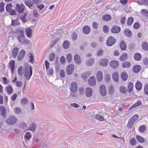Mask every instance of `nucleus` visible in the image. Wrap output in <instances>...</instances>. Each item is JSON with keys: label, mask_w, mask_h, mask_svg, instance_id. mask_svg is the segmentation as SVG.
Segmentation results:
<instances>
[{"label": "nucleus", "mask_w": 148, "mask_h": 148, "mask_svg": "<svg viewBox=\"0 0 148 148\" xmlns=\"http://www.w3.org/2000/svg\"><path fill=\"white\" fill-rule=\"evenodd\" d=\"M17 120L16 116H11L7 118L5 122L8 125H13L16 123Z\"/></svg>", "instance_id": "1"}, {"label": "nucleus", "mask_w": 148, "mask_h": 148, "mask_svg": "<svg viewBox=\"0 0 148 148\" xmlns=\"http://www.w3.org/2000/svg\"><path fill=\"white\" fill-rule=\"evenodd\" d=\"M116 42V40L112 36H109L107 40L106 44L108 46H112L114 45Z\"/></svg>", "instance_id": "2"}, {"label": "nucleus", "mask_w": 148, "mask_h": 148, "mask_svg": "<svg viewBox=\"0 0 148 148\" xmlns=\"http://www.w3.org/2000/svg\"><path fill=\"white\" fill-rule=\"evenodd\" d=\"M25 8V6L23 4L19 5L17 3L16 5V10L19 14H21L24 12Z\"/></svg>", "instance_id": "3"}, {"label": "nucleus", "mask_w": 148, "mask_h": 148, "mask_svg": "<svg viewBox=\"0 0 148 148\" xmlns=\"http://www.w3.org/2000/svg\"><path fill=\"white\" fill-rule=\"evenodd\" d=\"M17 38L20 43L22 42L23 39L25 38L24 31L22 30H20L17 32Z\"/></svg>", "instance_id": "4"}, {"label": "nucleus", "mask_w": 148, "mask_h": 148, "mask_svg": "<svg viewBox=\"0 0 148 148\" xmlns=\"http://www.w3.org/2000/svg\"><path fill=\"white\" fill-rule=\"evenodd\" d=\"M74 66L73 64H70L67 67L66 69V73L68 75H70L71 74L74 70Z\"/></svg>", "instance_id": "5"}, {"label": "nucleus", "mask_w": 148, "mask_h": 148, "mask_svg": "<svg viewBox=\"0 0 148 148\" xmlns=\"http://www.w3.org/2000/svg\"><path fill=\"white\" fill-rule=\"evenodd\" d=\"M25 53V51L24 50L22 49L20 51L17 55V58L18 60L19 61H20L23 59L24 58Z\"/></svg>", "instance_id": "6"}, {"label": "nucleus", "mask_w": 148, "mask_h": 148, "mask_svg": "<svg viewBox=\"0 0 148 148\" xmlns=\"http://www.w3.org/2000/svg\"><path fill=\"white\" fill-rule=\"evenodd\" d=\"M119 62L116 60H112L109 63L110 67L113 69L117 68L119 66Z\"/></svg>", "instance_id": "7"}, {"label": "nucleus", "mask_w": 148, "mask_h": 148, "mask_svg": "<svg viewBox=\"0 0 148 148\" xmlns=\"http://www.w3.org/2000/svg\"><path fill=\"white\" fill-rule=\"evenodd\" d=\"M99 90L101 95L102 96H104L106 94V88L105 86L101 84L99 87Z\"/></svg>", "instance_id": "8"}, {"label": "nucleus", "mask_w": 148, "mask_h": 148, "mask_svg": "<svg viewBox=\"0 0 148 148\" xmlns=\"http://www.w3.org/2000/svg\"><path fill=\"white\" fill-rule=\"evenodd\" d=\"M121 30L120 27L117 25H114L111 29L110 31L112 33L117 34L120 32Z\"/></svg>", "instance_id": "9"}, {"label": "nucleus", "mask_w": 148, "mask_h": 148, "mask_svg": "<svg viewBox=\"0 0 148 148\" xmlns=\"http://www.w3.org/2000/svg\"><path fill=\"white\" fill-rule=\"evenodd\" d=\"M29 72L24 73V76L27 80L30 79L32 74V69L31 66H29Z\"/></svg>", "instance_id": "10"}, {"label": "nucleus", "mask_w": 148, "mask_h": 148, "mask_svg": "<svg viewBox=\"0 0 148 148\" xmlns=\"http://www.w3.org/2000/svg\"><path fill=\"white\" fill-rule=\"evenodd\" d=\"M70 89L71 91L75 93L77 90V85L75 82H73L71 83Z\"/></svg>", "instance_id": "11"}, {"label": "nucleus", "mask_w": 148, "mask_h": 148, "mask_svg": "<svg viewBox=\"0 0 148 148\" xmlns=\"http://www.w3.org/2000/svg\"><path fill=\"white\" fill-rule=\"evenodd\" d=\"M88 84L92 86H94L96 85L95 78L94 76H92L89 78L88 80Z\"/></svg>", "instance_id": "12"}, {"label": "nucleus", "mask_w": 148, "mask_h": 148, "mask_svg": "<svg viewBox=\"0 0 148 148\" xmlns=\"http://www.w3.org/2000/svg\"><path fill=\"white\" fill-rule=\"evenodd\" d=\"M9 65L12 74H14V69L15 66V61L14 60H10L9 63Z\"/></svg>", "instance_id": "13"}, {"label": "nucleus", "mask_w": 148, "mask_h": 148, "mask_svg": "<svg viewBox=\"0 0 148 148\" xmlns=\"http://www.w3.org/2000/svg\"><path fill=\"white\" fill-rule=\"evenodd\" d=\"M109 61L107 59H101L99 62V64L102 66H106L108 64Z\"/></svg>", "instance_id": "14"}, {"label": "nucleus", "mask_w": 148, "mask_h": 148, "mask_svg": "<svg viewBox=\"0 0 148 148\" xmlns=\"http://www.w3.org/2000/svg\"><path fill=\"white\" fill-rule=\"evenodd\" d=\"M36 125L34 122L32 123L29 125L28 130L34 132L36 131Z\"/></svg>", "instance_id": "15"}, {"label": "nucleus", "mask_w": 148, "mask_h": 148, "mask_svg": "<svg viewBox=\"0 0 148 148\" xmlns=\"http://www.w3.org/2000/svg\"><path fill=\"white\" fill-rule=\"evenodd\" d=\"M0 112L1 116L4 118L6 117V109L4 106H0Z\"/></svg>", "instance_id": "16"}, {"label": "nucleus", "mask_w": 148, "mask_h": 148, "mask_svg": "<svg viewBox=\"0 0 148 148\" xmlns=\"http://www.w3.org/2000/svg\"><path fill=\"white\" fill-rule=\"evenodd\" d=\"M141 67L140 65H136L134 66L133 68V71L134 72L137 73L139 72L141 69Z\"/></svg>", "instance_id": "17"}, {"label": "nucleus", "mask_w": 148, "mask_h": 148, "mask_svg": "<svg viewBox=\"0 0 148 148\" xmlns=\"http://www.w3.org/2000/svg\"><path fill=\"white\" fill-rule=\"evenodd\" d=\"M74 60L75 63L77 64H80L82 62L80 56L77 54L74 56Z\"/></svg>", "instance_id": "18"}, {"label": "nucleus", "mask_w": 148, "mask_h": 148, "mask_svg": "<svg viewBox=\"0 0 148 148\" xmlns=\"http://www.w3.org/2000/svg\"><path fill=\"white\" fill-rule=\"evenodd\" d=\"M92 90L90 88H87L86 91V96L88 97H90L92 95Z\"/></svg>", "instance_id": "19"}, {"label": "nucleus", "mask_w": 148, "mask_h": 148, "mask_svg": "<svg viewBox=\"0 0 148 148\" xmlns=\"http://www.w3.org/2000/svg\"><path fill=\"white\" fill-rule=\"evenodd\" d=\"M83 31L84 34H88L90 32V28L88 26H85L83 28Z\"/></svg>", "instance_id": "20"}, {"label": "nucleus", "mask_w": 148, "mask_h": 148, "mask_svg": "<svg viewBox=\"0 0 148 148\" xmlns=\"http://www.w3.org/2000/svg\"><path fill=\"white\" fill-rule=\"evenodd\" d=\"M19 51V49L18 47L14 48L12 52V56L13 58H16Z\"/></svg>", "instance_id": "21"}, {"label": "nucleus", "mask_w": 148, "mask_h": 148, "mask_svg": "<svg viewBox=\"0 0 148 148\" xmlns=\"http://www.w3.org/2000/svg\"><path fill=\"white\" fill-rule=\"evenodd\" d=\"M124 34L128 37L130 38L132 36V32L128 29H125L124 32Z\"/></svg>", "instance_id": "22"}, {"label": "nucleus", "mask_w": 148, "mask_h": 148, "mask_svg": "<svg viewBox=\"0 0 148 148\" xmlns=\"http://www.w3.org/2000/svg\"><path fill=\"white\" fill-rule=\"evenodd\" d=\"M119 73L118 72H114L112 75L113 80L115 82L119 81Z\"/></svg>", "instance_id": "23"}, {"label": "nucleus", "mask_w": 148, "mask_h": 148, "mask_svg": "<svg viewBox=\"0 0 148 148\" xmlns=\"http://www.w3.org/2000/svg\"><path fill=\"white\" fill-rule=\"evenodd\" d=\"M97 77V80L99 81H101L103 77V73L102 71H99L98 72Z\"/></svg>", "instance_id": "24"}, {"label": "nucleus", "mask_w": 148, "mask_h": 148, "mask_svg": "<svg viewBox=\"0 0 148 148\" xmlns=\"http://www.w3.org/2000/svg\"><path fill=\"white\" fill-rule=\"evenodd\" d=\"M119 46L121 49L122 50H125L126 49V45L125 42L122 40L120 43Z\"/></svg>", "instance_id": "25"}, {"label": "nucleus", "mask_w": 148, "mask_h": 148, "mask_svg": "<svg viewBox=\"0 0 148 148\" xmlns=\"http://www.w3.org/2000/svg\"><path fill=\"white\" fill-rule=\"evenodd\" d=\"M122 66L124 68H129L131 66V63L127 61H125L122 63Z\"/></svg>", "instance_id": "26"}, {"label": "nucleus", "mask_w": 148, "mask_h": 148, "mask_svg": "<svg viewBox=\"0 0 148 148\" xmlns=\"http://www.w3.org/2000/svg\"><path fill=\"white\" fill-rule=\"evenodd\" d=\"M23 1L26 5L29 8L33 6V4L32 3L31 0H24Z\"/></svg>", "instance_id": "27"}, {"label": "nucleus", "mask_w": 148, "mask_h": 148, "mask_svg": "<svg viewBox=\"0 0 148 148\" xmlns=\"http://www.w3.org/2000/svg\"><path fill=\"white\" fill-rule=\"evenodd\" d=\"M121 77L122 80L124 81H126L128 78L127 74L125 72H123L121 73Z\"/></svg>", "instance_id": "28"}, {"label": "nucleus", "mask_w": 148, "mask_h": 148, "mask_svg": "<svg viewBox=\"0 0 148 148\" xmlns=\"http://www.w3.org/2000/svg\"><path fill=\"white\" fill-rule=\"evenodd\" d=\"M142 104V103L140 100H138L137 102L134 104L133 105L129 108L128 110H130L134 108H135L136 107L139 106Z\"/></svg>", "instance_id": "29"}, {"label": "nucleus", "mask_w": 148, "mask_h": 148, "mask_svg": "<svg viewBox=\"0 0 148 148\" xmlns=\"http://www.w3.org/2000/svg\"><path fill=\"white\" fill-rule=\"evenodd\" d=\"M32 30L29 28H27L25 29V34L28 37H30L32 36Z\"/></svg>", "instance_id": "30"}, {"label": "nucleus", "mask_w": 148, "mask_h": 148, "mask_svg": "<svg viewBox=\"0 0 148 148\" xmlns=\"http://www.w3.org/2000/svg\"><path fill=\"white\" fill-rule=\"evenodd\" d=\"M90 75V73L89 71H87L83 73L81 75V76L83 79H86Z\"/></svg>", "instance_id": "31"}, {"label": "nucleus", "mask_w": 148, "mask_h": 148, "mask_svg": "<svg viewBox=\"0 0 148 148\" xmlns=\"http://www.w3.org/2000/svg\"><path fill=\"white\" fill-rule=\"evenodd\" d=\"M19 24L20 22L18 18H16L15 20H12L11 25L15 26L18 25Z\"/></svg>", "instance_id": "32"}, {"label": "nucleus", "mask_w": 148, "mask_h": 148, "mask_svg": "<svg viewBox=\"0 0 148 148\" xmlns=\"http://www.w3.org/2000/svg\"><path fill=\"white\" fill-rule=\"evenodd\" d=\"M127 53H123L120 57V60L123 61L126 60L127 59Z\"/></svg>", "instance_id": "33"}, {"label": "nucleus", "mask_w": 148, "mask_h": 148, "mask_svg": "<svg viewBox=\"0 0 148 148\" xmlns=\"http://www.w3.org/2000/svg\"><path fill=\"white\" fill-rule=\"evenodd\" d=\"M142 49L145 51H148V43L146 41L143 42L142 44Z\"/></svg>", "instance_id": "34"}, {"label": "nucleus", "mask_w": 148, "mask_h": 148, "mask_svg": "<svg viewBox=\"0 0 148 148\" xmlns=\"http://www.w3.org/2000/svg\"><path fill=\"white\" fill-rule=\"evenodd\" d=\"M135 86L137 90H140L142 88V83L140 81H137L136 83Z\"/></svg>", "instance_id": "35"}, {"label": "nucleus", "mask_w": 148, "mask_h": 148, "mask_svg": "<svg viewBox=\"0 0 148 148\" xmlns=\"http://www.w3.org/2000/svg\"><path fill=\"white\" fill-rule=\"evenodd\" d=\"M94 63V60L93 58H91L87 60L86 61V64L88 66H91Z\"/></svg>", "instance_id": "36"}, {"label": "nucleus", "mask_w": 148, "mask_h": 148, "mask_svg": "<svg viewBox=\"0 0 148 148\" xmlns=\"http://www.w3.org/2000/svg\"><path fill=\"white\" fill-rule=\"evenodd\" d=\"M137 2L140 5H148V0H138Z\"/></svg>", "instance_id": "37"}, {"label": "nucleus", "mask_w": 148, "mask_h": 148, "mask_svg": "<svg viewBox=\"0 0 148 148\" xmlns=\"http://www.w3.org/2000/svg\"><path fill=\"white\" fill-rule=\"evenodd\" d=\"M28 57L30 58L29 60V62H31L32 64L34 63V57L32 54L31 53H29L28 54Z\"/></svg>", "instance_id": "38"}, {"label": "nucleus", "mask_w": 148, "mask_h": 148, "mask_svg": "<svg viewBox=\"0 0 148 148\" xmlns=\"http://www.w3.org/2000/svg\"><path fill=\"white\" fill-rule=\"evenodd\" d=\"M146 130V126L145 125H142L139 127L138 130L141 133H144Z\"/></svg>", "instance_id": "39"}, {"label": "nucleus", "mask_w": 148, "mask_h": 148, "mask_svg": "<svg viewBox=\"0 0 148 148\" xmlns=\"http://www.w3.org/2000/svg\"><path fill=\"white\" fill-rule=\"evenodd\" d=\"M133 83L130 82H129L127 85L128 91L130 93L133 90Z\"/></svg>", "instance_id": "40"}, {"label": "nucleus", "mask_w": 148, "mask_h": 148, "mask_svg": "<svg viewBox=\"0 0 148 148\" xmlns=\"http://www.w3.org/2000/svg\"><path fill=\"white\" fill-rule=\"evenodd\" d=\"M142 57V56L140 53H137L134 54V58L136 60L139 61L140 60Z\"/></svg>", "instance_id": "41"}, {"label": "nucleus", "mask_w": 148, "mask_h": 148, "mask_svg": "<svg viewBox=\"0 0 148 148\" xmlns=\"http://www.w3.org/2000/svg\"><path fill=\"white\" fill-rule=\"evenodd\" d=\"M134 22V19L132 17H129L127 21V25L128 26L131 25Z\"/></svg>", "instance_id": "42"}, {"label": "nucleus", "mask_w": 148, "mask_h": 148, "mask_svg": "<svg viewBox=\"0 0 148 148\" xmlns=\"http://www.w3.org/2000/svg\"><path fill=\"white\" fill-rule=\"evenodd\" d=\"M102 19L105 21H108L111 18V16L109 14H106L102 16Z\"/></svg>", "instance_id": "43"}, {"label": "nucleus", "mask_w": 148, "mask_h": 148, "mask_svg": "<svg viewBox=\"0 0 148 148\" xmlns=\"http://www.w3.org/2000/svg\"><path fill=\"white\" fill-rule=\"evenodd\" d=\"M133 119H130L129 120L128 123L127 124V127L128 129H130L131 128L135 122L134 121L132 120Z\"/></svg>", "instance_id": "44"}, {"label": "nucleus", "mask_w": 148, "mask_h": 148, "mask_svg": "<svg viewBox=\"0 0 148 148\" xmlns=\"http://www.w3.org/2000/svg\"><path fill=\"white\" fill-rule=\"evenodd\" d=\"M120 92L122 94H125L126 93V88L124 86H122L119 88Z\"/></svg>", "instance_id": "45"}, {"label": "nucleus", "mask_w": 148, "mask_h": 148, "mask_svg": "<svg viewBox=\"0 0 148 148\" xmlns=\"http://www.w3.org/2000/svg\"><path fill=\"white\" fill-rule=\"evenodd\" d=\"M115 88L113 85L110 86L109 88V93L110 95H112L114 92Z\"/></svg>", "instance_id": "46"}, {"label": "nucleus", "mask_w": 148, "mask_h": 148, "mask_svg": "<svg viewBox=\"0 0 148 148\" xmlns=\"http://www.w3.org/2000/svg\"><path fill=\"white\" fill-rule=\"evenodd\" d=\"M136 138L138 142L140 143H144L145 141L144 138L139 135H137Z\"/></svg>", "instance_id": "47"}, {"label": "nucleus", "mask_w": 148, "mask_h": 148, "mask_svg": "<svg viewBox=\"0 0 148 148\" xmlns=\"http://www.w3.org/2000/svg\"><path fill=\"white\" fill-rule=\"evenodd\" d=\"M70 46L69 42L68 40L65 41L63 44V48L65 49H67Z\"/></svg>", "instance_id": "48"}, {"label": "nucleus", "mask_w": 148, "mask_h": 148, "mask_svg": "<svg viewBox=\"0 0 148 148\" xmlns=\"http://www.w3.org/2000/svg\"><path fill=\"white\" fill-rule=\"evenodd\" d=\"M56 57V54L54 53H51L49 56V60L52 62L54 61Z\"/></svg>", "instance_id": "49"}, {"label": "nucleus", "mask_w": 148, "mask_h": 148, "mask_svg": "<svg viewBox=\"0 0 148 148\" xmlns=\"http://www.w3.org/2000/svg\"><path fill=\"white\" fill-rule=\"evenodd\" d=\"M23 67L22 66H20L18 68L17 70L18 74L20 76H22L23 74L22 72L23 71Z\"/></svg>", "instance_id": "50"}, {"label": "nucleus", "mask_w": 148, "mask_h": 148, "mask_svg": "<svg viewBox=\"0 0 148 148\" xmlns=\"http://www.w3.org/2000/svg\"><path fill=\"white\" fill-rule=\"evenodd\" d=\"M6 88L8 93L10 94L12 92L13 90L11 86H8Z\"/></svg>", "instance_id": "51"}, {"label": "nucleus", "mask_w": 148, "mask_h": 148, "mask_svg": "<svg viewBox=\"0 0 148 148\" xmlns=\"http://www.w3.org/2000/svg\"><path fill=\"white\" fill-rule=\"evenodd\" d=\"M12 6V5L11 3H9L6 5L5 9L7 12H9V11L12 9L11 8Z\"/></svg>", "instance_id": "52"}, {"label": "nucleus", "mask_w": 148, "mask_h": 148, "mask_svg": "<svg viewBox=\"0 0 148 148\" xmlns=\"http://www.w3.org/2000/svg\"><path fill=\"white\" fill-rule=\"evenodd\" d=\"M32 137V136L29 132H27L24 136V138L27 140H30Z\"/></svg>", "instance_id": "53"}, {"label": "nucleus", "mask_w": 148, "mask_h": 148, "mask_svg": "<svg viewBox=\"0 0 148 148\" xmlns=\"http://www.w3.org/2000/svg\"><path fill=\"white\" fill-rule=\"evenodd\" d=\"M130 143L132 146L135 145L136 144V141L135 138H132L130 140Z\"/></svg>", "instance_id": "54"}, {"label": "nucleus", "mask_w": 148, "mask_h": 148, "mask_svg": "<svg viewBox=\"0 0 148 148\" xmlns=\"http://www.w3.org/2000/svg\"><path fill=\"white\" fill-rule=\"evenodd\" d=\"M144 90L145 94L148 95V84H145L144 87Z\"/></svg>", "instance_id": "55"}, {"label": "nucleus", "mask_w": 148, "mask_h": 148, "mask_svg": "<svg viewBox=\"0 0 148 148\" xmlns=\"http://www.w3.org/2000/svg\"><path fill=\"white\" fill-rule=\"evenodd\" d=\"M27 16V13H25L23 16H21L19 18L24 23H25L26 22V18Z\"/></svg>", "instance_id": "56"}, {"label": "nucleus", "mask_w": 148, "mask_h": 148, "mask_svg": "<svg viewBox=\"0 0 148 148\" xmlns=\"http://www.w3.org/2000/svg\"><path fill=\"white\" fill-rule=\"evenodd\" d=\"M60 40L59 38H57L55 40L53 41L51 43L50 45V47H52L55 45H56V43Z\"/></svg>", "instance_id": "57"}, {"label": "nucleus", "mask_w": 148, "mask_h": 148, "mask_svg": "<svg viewBox=\"0 0 148 148\" xmlns=\"http://www.w3.org/2000/svg\"><path fill=\"white\" fill-rule=\"evenodd\" d=\"M71 38L72 40L74 41H75L77 38V35L75 32H73L71 35Z\"/></svg>", "instance_id": "58"}, {"label": "nucleus", "mask_w": 148, "mask_h": 148, "mask_svg": "<svg viewBox=\"0 0 148 148\" xmlns=\"http://www.w3.org/2000/svg\"><path fill=\"white\" fill-rule=\"evenodd\" d=\"M109 27L107 25H104L103 27V31L105 33H107L109 31Z\"/></svg>", "instance_id": "59"}, {"label": "nucleus", "mask_w": 148, "mask_h": 148, "mask_svg": "<svg viewBox=\"0 0 148 148\" xmlns=\"http://www.w3.org/2000/svg\"><path fill=\"white\" fill-rule=\"evenodd\" d=\"M95 118L100 121H103L104 120L103 117L102 116L100 115H98L96 116H95Z\"/></svg>", "instance_id": "60"}, {"label": "nucleus", "mask_w": 148, "mask_h": 148, "mask_svg": "<svg viewBox=\"0 0 148 148\" xmlns=\"http://www.w3.org/2000/svg\"><path fill=\"white\" fill-rule=\"evenodd\" d=\"M14 110L15 112L18 114H20L21 112V109L19 107L15 108Z\"/></svg>", "instance_id": "61"}, {"label": "nucleus", "mask_w": 148, "mask_h": 148, "mask_svg": "<svg viewBox=\"0 0 148 148\" xmlns=\"http://www.w3.org/2000/svg\"><path fill=\"white\" fill-rule=\"evenodd\" d=\"M47 74L50 75H52L54 73L53 69L52 68H50L47 71Z\"/></svg>", "instance_id": "62"}, {"label": "nucleus", "mask_w": 148, "mask_h": 148, "mask_svg": "<svg viewBox=\"0 0 148 148\" xmlns=\"http://www.w3.org/2000/svg\"><path fill=\"white\" fill-rule=\"evenodd\" d=\"M133 27L135 29H137L140 28V25L138 23L136 22L134 24Z\"/></svg>", "instance_id": "63"}, {"label": "nucleus", "mask_w": 148, "mask_h": 148, "mask_svg": "<svg viewBox=\"0 0 148 148\" xmlns=\"http://www.w3.org/2000/svg\"><path fill=\"white\" fill-rule=\"evenodd\" d=\"M72 59V56L71 54H69L66 56V60L69 63H71Z\"/></svg>", "instance_id": "64"}]
</instances>
